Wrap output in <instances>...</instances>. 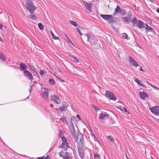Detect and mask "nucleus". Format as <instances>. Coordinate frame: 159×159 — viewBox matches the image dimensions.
I'll use <instances>...</instances> for the list:
<instances>
[{
  "instance_id": "nucleus-35",
  "label": "nucleus",
  "mask_w": 159,
  "mask_h": 159,
  "mask_svg": "<svg viewBox=\"0 0 159 159\" xmlns=\"http://www.w3.org/2000/svg\"><path fill=\"white\" fill-rule=\"evenodd\" d=\"M38 26L41 30H43L44 29V26L43 24L41 23H39L38 24Z\"/></svg>"
},
{
  "instance_id": "nucleus-57",
  "label": "nucleus",
  "mask_w": 159,
  "mask_h": 159,
  "mask_svg": "<svg viewBox=\"0 0 159 159\" xmlns=\"http://www.w3.org/2000/svg\"><path fill=\"white\" fill-rule=\"evenodd\" d=\"M0 41L1 42H2V39L0 38Z\"/></svg>"
},
{
  "instance_id": "nucleus-23",
  "label": "nucleus",
  "mask_w": 159,
  "mask_h": 159,
  "mask_svg": "<svg viewBox=\"0 0 159 159\" xmlns=\"http://www.w3.org/2000/svg\"><path fill=\"white\" fill-rule=\"evenodd\" d=\"M67 106L68 105L66 104V103L64 102L63 104V105L62 106V107L61 108H59V110L61 111H65L67 108Z\"/></svg>"
},
{
  "instance_id": "nucleus-59",
  "label": "nucleus",
  "mask_w": 159,
  "mask_h": 159,
  "mask_svg": "<svg viewBox=\"0 0 159 159\" xmlns=\"http://www.w3.org/2000/svg\"><path fill=\"white\" fill-rule=\"evenodd\" d=\"M96 139L97 140V138H95V139H94V140H95Z\"/></svg>"
},
{
  "instance_id": "nucleus-24",
  "label": "nucleus",
  "mask_w": 159,
  "mask_h": 159,
  "mask_svg": "<svg viewBox=\"0 0 159 159\" xmlns=\"http://www.w3.org/2000/svg\"><path fill=\"white\" fill-rule=\"evenodd\" d=\"M146 31H151L153 30L152 29L150 26H148L147 24H145Z\"/></svg>"
},
{
  "instance_id": "nucleus-36",
  "label": "nucleus",
  "mask_w": 159,
  "mask_h": 159,
  "mask_svg": "<svg viewBox=\"0 0 159 159\" xmlns=\"http://www.w3.org/2000/svg\"><path fill=\"white\" fill-rule=\"evenodd\" d=\"M122 35L123 36V38L125 39H127V34L125 33H124L122 34Z\"/></svg>"
},
{
  "instance_id": "nucleus-44",
  "label": "nucleus",
  "mask_w": 159,
  "mask_h": 159,
  "mask_svg": "<svg viewBox=\"0 0 159 159\" xmlns=\"http://www.w3.org/2000/svg\"><path fill=\"white\" fill-rule=\"evenodd\" d=\"M76 117L77 118H78L79 120H81V119L80 118V116L79 115H77Z\"/></svg>"
},
{
  "instance_id": "nucleus-54",
  "label": "nucleus",
  "mask_w": 159,
  "mask_h": 159,
  "mask_svg": "<svg viewBox=\"0 0 159 159\" xmlns=\"http://www.w3.org/2000/svg\"><path fill=\"white\" fill-rule=\"evenodd\" d=\"M50 106L52 107H53V105L52 104H51L50 105Z\"/></svg>"
},
{
  "instance_id": "nucleus-4",
  "label": "nucleus",
  "mask_w": 159,
  "mask_h": 159,
  "mask_svg": "<svg viewBox=\"0 0 159 159\" xmlns=\"http://www.w3.org/2000/svg\"><path fill=\"white\" fill-rule=\"evenodd\" d=\"M100 16L104 20H107L109 23L113 22L112 16L111 15L101 14Z\"/></svg>"
},
{
  "instance_id": "nucleus-37",
  "label": "nucleus",
  "mask_w": 159,
  "mask_h": 159,
  "mask_svg": "<svg viewBox=\"0 0 159 159\" xmlns=\"http://www.w3.org/2000/svg\"><path fill=\"white\" fill-rule=\"evenodd\" d=\"M73 59L74 60V61L75 62H77V63L79 62V60L77 58H76V57H73Z\"/></svg>"
},
{
  "instance_id": "nucleus-11",
  "label": "nucleus",
  "mask_w": 159,
  "mask_h": 159,
  "mask_svg": "<svg viewBox=\"0 0 159 159\" xmlns=\"http://www.w3.org/2000/svg\"><path fill=\"white\" fill-rule=\"evenodd\" d=\"M24 75L30 80H32L33 79V76L32 74L28 70H25L23 72Z\"/></svg>"
},
{
  "instance_id": "nucleus-42",
  "label": "nucleus",
  "mask_w": 159,
  "mask_h": 159,
  "mask_svg": "<svg viewBox=\"0 0 159 159\" xmlns=\"http://www.w3.org/2000/svg\"><path fill=\"white\" fill-rule=\"evenodd\" d=\"M67 40L68 41V42L71 43L72 45H73V44L72 43V41H71L70 39L69 38H67Z\"/></svg>"
},
{
  "instance_id": "nucleus-5",
  "label": "nucleus",
  "mask_w": 159,
  "mask_h": 159,
  "mask_svg": "<svg viewBox=\"0 0 159 159\" xmlns=\"http://www.w3.org/2000/svg\"><path fill=\"white\" fill-rule=\"evenodd\" d=\"M72 119H71L70 122V125L69 126V128L70 129V132L71 135L74 137V138H75L76 135L77 134V132L74 126L73 123L72 122Z\"/></svg>"
},
{
  "instance_id": "nucleus-2",
  "label": "nucleus",
  "mask_w": 159,
  "mask_h": 159,
  "mask_svg": "<svg viewBox=\"0 0 159 159\" xmlns=\"http://www.w3.org/2000/svg\"><path fill=\"white\" fill-rule=\"evenodd\" d=\"M42 93L41 96L44 98L46 101L48 100V92L49 90L45 88H42L41 89Z\"/></svg>"
},
{
  "instance_id": "nucleus-41",
  "label": "nucleus",
  "mask_w": 159,
  "mask_h": 159,
  "mask_svg": "<svg viewBox=\"0 0 159 159\" xmlns=\"http://www.w3.org/2000/svg\"><path fill=\"white\" fill-rule=\"evenodd\" d=\"M94 108L95 109L96 111H98L100 110V109L99 108H98L97 107L95 106H94Z\"/></svg>"
},
{
  "instance_id": "nucleus-14",
  "label": "nucleus",
  "mask_w": 159,
  "mask_h": 159,
  "mask_svg": "<svg viewBox=\"0 0 159 159\" xmlns=\"http://www.w3.org/2000/svg\"><path fill=\"white\" fill-rule=\"evenodd\" d=\"M108 117V115L106 112L101 113L99 116V118L102 120L106 119Z\"/></svg>"
},
{
  "instance_id": "nucleus-56",
  "label": "nucleus",
  "mask_w": 159,
  "mask_h": 159,
  "mask_svg": "<svg viewBox=\"0 0 159 159\" xmlns=\"http://www.w3.org/2000/svg\"><path fill=\"white\" fill-rule=\"evenodd\" d=\"M36 82H34V84H33V85H35L36 84Z\"/></svg>"
},
{
  "instance_id": "nucleus-55",
  "label": "nucleus",
  "mask_w": 159,
  "mask_h": 159,
  "mask_svg": "<svg viewBox=\"0 0 159 159\" xmlns=\"http://www.w3.org/2000/svg\"><path fill=\"white\" fill-rule=\"evenodd\" d=\"M157 11L159 13V8L157 9Z\"/></svg>"
},
{
  "instance_id": "nucleus-58",
  "label": "nucleus",
  "mask_w": 159,
  "mask_h": 159,
  "mask_svg": "<svg viewBox=\"0 0 159 159\" xmlns=\"http://www.w3.org/2000/svg\"><path fill=\"white\" fill-rule=\"evenodd\" d=\"M96 139L97 140V138H95V139H94V140H95Z\"/></svg>"
},
{
  "instance_id": "nucleus-19",
  "label": "nucleus",
  "mask_w": 159,
  "mask_h": 159,
  "mask_svg": "<svg viewBox=\"0 0 159 159\" xmlns=\"http://www.w3.org/2000/svg\"><path fill=\"white\" fill-rule=\"evenodd\" d=\"M79 152L80 157L81 158H82L84 155V151L83 148H79Z\"/></svg>"
},
{
  "instance_id": "nucleus-51",
  "label": "nucleus",
  "mask_w": 159,
  "mask_h": 159,
  "mask_svg": "<svg viewBox=\"0 0 159 159\" xmlns=\"http://www.w3.org/2000/svg\"><path fill=\"white\" fill-rule=\"evenodd\" d=\"M2 24H0V29H2Z\"/></svg>"
},
{
  "instance_id": "nucleus-32",
  "label": "nucleus",
  "mask_w": 159,
  "mask_h": 159,
  "mask_svg": "<svg viewBox=\"0 0 159 159\" xmlns=\"http://www.w3.org/2000/svg\"><path fill=\"white\" fill-rule=\"evenodd\" d=\"M121 9L120 8V7L117 5V7L115 10V12L116 13H118V12H121L120 11H121Z\"/></svg>"
},
{
  "instance_id": "nucleus-20",
  "label": "nucleus",
  "mask_w": 159,
  "mask_h": 159,
  "mask_svg": "<svg viewBox=\"0 0 159 159\" xmlns=\"http://www.w3.org/2000/svg\"><path fill=\"white\" fill-rule=\"evenodd\" d=\"M27 66L24 63H20V69L21 70H25L27 69Z\"/></svg>"
},
{
  "instance_id": "nucleus-47",
  "label": "nucleus",
  "mask_w": 159,
  "mask_h": 159,
  "mask_svg": "<svg viewBox=\"0 0 159 159\" xmlns=\"http://www.w3.org/2000/svg\"><path fill=\"white\" fill-rule=\"evenodd\" d=\"M148 84V86H151V85H152V84H151L150 83H148L147 81H146V82Z\"/></svg>"
},
{
  "instance_id": "nucleus-61",
  "label": "nucleus",
  "mask_w": 159,
  "mask_h": 159,
  "mask_svg": "<svg viewBox=\"0 0 159 159\" xmlns=\"http://www.w3.org/2000/svg\"><path fill=\"white\" fill-rule=\"evenodd\" d=\"M74 118L75 119H76V118H75V117H74Z\"/></svg>"
},
{
  "instance_id": "nucleus-18",
  "label": "nucleus",
  "mask_w": 159,
  "mask_h": 159,
  "mask_svg": "<svg viewBox=\"0 0 159 159\" xmlns=\"http://www.w3.org/2000/svg\"><path fill=\"white\" fill-rule=\"evenodd\" d=\"M145 24L141 20H139V21L137 25V26L139 29H142L145 27Z\"/></svg>"
},
{
  "instance_id": "nucleus-15",
  "label": "nucleus",
  "mask_w": 159,
  "mask_h": 159,
  "mask_svg": "<svg viewBox=\"0 0 159 159\" xmlns=\"http://www.w3.org/2000/svg\"><path fill=\"white\" fill-rule=\"evenodd\" d=\"M84 4L87 10L89 11V12H91L92 11V4L90 2L87 3L85 2H84Z\"/></svg>"
},
{
  "instance_id": "nucleus-40",
  "label": "nucleus",
  "mask_w": 159,
  "mask_h": 159,
  "mask_svg": "<svg viewBox=\"0 0 159 159\" xmlns=\"http://www.w3.org/2000/svg\"><path fill=\"white\" fill-rule=\"evenodd\" d=\"M60 120H61L64 123H67L66 119L65 118H62L61 119H60Z\"/></svg>"
},
{
  "instance_id": "nucleus-46",
  "label": "nucleus",
  "mask_w": 159,
  "mask_h": 159,
  "mask_svg": "<svg viewBox=\"0 0 159 159\" xmlns=\"http://www.w3.org/2000/svg\"><path fill=\"white\" fill-rule=\"evenodd\" d=\"M44 156H43L41 157H39L37 158L38 159H44Z\"/></svg>"
},
{
  "instance_id": "nucleus-21",
  "label": "nucleus",
  "mask_w": 159,
  "mask_h": 159,
  "mask_svg": "<svg viewBox=\"0 0 159 159\" xmlns=\"http://www.w3.org/2000/svg\"><path fill=\"white\" fill-rule=\"evenodd\" d=\"M31 14V15H29L28 16V17L29 19H32L34 20H36L38 19V18L33 13Z\"/></svg>"
},
{
  "instance_id": "nucleus-43",
  "label": "nucleus",
  "mask_w": 159,
  "mask_h": 159,
  "mask_svg": "<svg viewBox=\"0 0 159 159\" xmlns=\"http://www.w3.org/2000/svg\"><path fill=\"white\" fill-rule=\"evenodd\" d=\"M44 159H50V157L49 156H47L46 157H45L44 156Z\"/></svg>"
},
{
  "instance_id": "nucleus-17",
  "label": "nucleus",
  "mask_w": 159,
  "mask_h": 159,
  "mask_svg": "<svg viewBox=\"0 0 159 159\" xmlns=\"http://www.w3.org/2000/svg\"><path fill=\"white\" fill-rule=\"evenodd\" d=\"M139 94L140 98L143 99H144L148 98V95L144 92H139Z\"/></svg>"
},
{
  "instance_id": "nucleus-29",
  "label": "nucleus",
  "mask_w": 159,
  "mask_h": 159,
  "mask_svg": "<svg viewBox=\"0 0 159 159\" xmlns=\"http://www.w3.org/2000/svg\"><path fill=\"white\" fill-rule=\"evenodd\" d=\"M76 30H77L78 32L80 34V35H82V34L81 33V31L80 30L82 29V28L79 25H78V26L76 28Z\"/></svg>"
},
{
  "instance_id": "nucleus-28",
  "label": "nucleus",
  "mask_w": 159,
  "mask_h": 159,
  "mask_svg": "<svg viewBox=\"0 0 159 159\" xmlns=\"http://www.w3.org/2000/svg\"><path fill=\"white\" fill-rule=\"evenodd\" d=\"M0 58L2 61L4 62L6 61L5 58L2 53L0 52Z\"/></svg>"
},
{
  "instance_id": "nucleus-1",
  "label": "nucleus",
  "mask_w": 159,
  "mask_h": 159,
  "mask_svg": "<svg viewBox=\"0 0 159 159\" xmlns=\"http://www.w3.org/2000/svg\"><path fill=\"white\" fill-rule=\"evenodd\" d=\"M26 7L31 14L33 13L36 9V7L32 3V2L30 0H27L26 1Z\"/></svg>"
},
{
  "instance_id": "nucleus-33",
  "label": "nucleus",
  "mask_w": 159,
  "mask_h": 159,
  "mask_svg": "<svg viewBox=\"0 0 159 159\" xmlns=\"http://www.w3.org/2000/svg\"><path fill=\"white\" fill-rule=\"evenodd\" d=\"M49 84L51 85H53L55 83V80L52 79H50L49 80Z\"/></svg>"
},
{
  "instance_id": "nucleus-12",
  "label": "nucleus",
  "mask_w": 159,
  "mask_h": 159,
  "mask_svg": "<svg viewBox=\"0 0 159 159\" xmlns=\"http://www.w3.org/2000/svg\"><path fill=\"white\" fill-rule=\"evenodd\" d=\"M129 61L130 62V65L132 66H135L137 67L139 66L137 62L132 57H129Z\"/></svg>"
},
{
  "instance_id": "nucleus-8",
  "label": "nucleus",
  "mask_w": 159,
  "mask_h": 159,
  "mask_svg": "<svg viewBox=\"0 0 159 159\" xmlns=\"http://www.w3.org/2000/svg\"><path fill=\"white\" fill-rule=\"evenodd\" d=\"M88 38L87 40L91 44L95 40V38L93 34L91 33H87L86 35Z\"/></svg>"
},
{
  "instance_id": "nucleus-30",
  "label": "nucleus",
  "mask_w": 159,
  "mask_h": 159,
  "mask_svg": "<svg viewBox=\"0 0 159 159\" xmlns=\"http://www.w3.org/2000/svg\"><path fill=\"white\" fill-rule=\"evenodd\" d=\"M94 159H100L99 155L96 153H94Z\"/></svg>"
},
{
  "instance_id": "nucleus-38",
  "label": "nucleus",
  "mask_w": 159,
  "mask_h": 159,
  "mask_svg": "<svg viewBox=\"0 0 159 159\" xmlns=\"http://www.w3.org/2000/svg\"><path fill=\"white\" fill-rule=\"evenodd\" d=\"M46 72L45 71H44L43 70H41L40 72V75H43Z\"/></svg>"
},
{
  "instance_id": "nucleus-50",
  "label": "nucleus",
  "mask_w": 159,
  "mask_h": 159,
  "mask_svg": "<svg viewBox=\"0 0 159 159\" xmlns=\"http://www.w3.org/2000/svg\"><path fill=\"white\" fill-rule=\"evenodd\" d=\"M56 78H57V79H58L59 80H60L61 82H64V81L63 80H61V79L59 78L57 76H56Z\"/></svg>"
},
{
  "instance_id": "nucleus-13",
  "label": "nucleus",
  "mask_w": 159,
  "mask_h": 159,
  "mask_svg": "<svg viewBox=\"0 0 159 159\" xmlns=\"http://www.w3.org/2000/svg\"><path fill=\"white\" fill-rule=\"evenodd\" d=\"M51 99L58 104H59L60 103L61 100L60 98L56 95H54L52 96Z\"/></svg>"
},
{
  "instance_id": "nucleus-26",
  "label": "nucleus",
  "mask_w": 159,
  "mask_h": 159,
  "mask_svg": "<svg viewBox=\"0 0 159 159\" xmlns=\"http://www.w3.org/2000/svg\"><path fill=\"white\" fill-rule=\"evenodd\" d=\"M28 66L30 68L31 70L34 72L35 73H37V72L36 70H35V68L34 66H33L30 65V64H28Z\"/></svg>"
},
{
  "instance_id": "nucleus-34",
  "label": "nucleus",
  "mask_w": 159,
  "mask_h": 159,
  "mask_svg": "<svg viewBox=\"0 0 159 159\" xmlns=\"http://www.w3.org/2000/svg\"><path fill=\"white\" fill-rule=\"evenodd\" d=\"M70 23L72 25H74V26L76 27L78 26L76 23L75 22H74L70 20Z\"/></svg>"
},
{
  "instance_id": "nucleus-7",
  "label": "nucleus",
  "mask_w": 159,
  "mask_h": 159,
  "mask_svg": "<svg viewBox=\"0 0 159 159\" xmlns=\"http://www.w3.org/2000/svg\"><path fill=\"white\" fill-rule=\"evenodd\" d=\"M61 139L62 142L61 145L62 147L66 148H70L66 139L64 136H62L61 137Z\"/></svg>"
},
{
  "instance_id": "nucleus-60",
  "label": "nucleus",
  "mask_w": 159,
  "mask_h": 159,
  "mask_svg": "<svg viewBox=\"0 0 159 159\" xmlns=\"http://www.w3.org/2000/svg\"><path fill=\"white\" fill-rule=\"evenodd\" d=\"M96 139L97 140V138H95V139H94V140H95Z\"/></svg>"
},
{
  "instance_id": "nucleus-10",
  "label": "nucleus",
  "mask_w": 159,
  "mask_h": 159,
  "mask_svg": "<svg viewBox=\"0 0 159 159\" xmlns=\"http://www.w3.org/2000/svg\"><path fill=\"white\" fill-rule=\"evenodd\" d=\"M76 142L78 143L82 144L84 142L83 135L81 134H78L76 136Z\"/></svg>"
},
{
  "instance_id": "nucleus-25",
  "label": "nucleus",
  "mask_w": 159,
  "mask_h": 159,
  "mask_svg": "<svg viewBox=\"0 0 159 159\" xmlns=\"http://www.w3.org/2000/svg\"><path fill=\"white\" fill-rule=\"evenodd\" d=\"M139 21V20H137V19L135 18L134 17L133 18V19L132 20L131 19V21L133 25H137V24H138Z\"/></svg>"
},
{
  "instance_id": "nucleus-16",
  "label": "nucleus",
  "mask_w": 159,
  "mask_h": 159,
  "mask_svg": "<svg viewBox=\"0 0 159 159\" xmlns=\"http://www.w3.org/2000/svg\"><path fill=\"white\" fill-rule=\"evenodd\" d=\"M133 79L134 81L136 82L138 85H140L142 86L143 87L146 88V86L143 84L141 83V81L138 79L136 77H134L133 78Z\"/></svg>"
},
{
  "instance_id": "nucleus-49",
  "label": "nucleus",
  "mask_w": 159,
  "mask_h": 159,
  "mask_svg": "<svg viewBox=\"0 0 159 159\" xmlns=\"http://www.w3.org/2000/svg\"><path fill=\"white\" fill-rule=\"evenodd\" d=\"M123 110H124V111H125L126 112H127V110H126V108L125 107H123Z\"/></svg>"
},
{
  "instance_id": "nucleus-53",
  "label": "nucleus",
  "mask_w": 159,
  "mask_h": 159,
  "mask_svg": "<svg viewBox=\"0 0 159 159\" xmlns=\"http://www.w3.org/2000/svg\"><path fill=\"white\" fill-rule=\"evenodd\" d=\"M64 34L65 35V36H66V37H67V39L69 37H68V36H67V35L66 34Z\"/></svg>"
},
{
  "instance_id": "nucleus-27",
  "label": "nucleus",
  "mask_w": 159,
  "mask_h": 159,
  "mask_svg": "<svg viewBox=\"0 0 159 159\" xmlns=\"http://www.w3.org/2000/svg\"><path fill=\"white\" fill-rule=\"evenodd\" d=\"M107 139L110 140L112 143H114L115 140L113 139V137L112 136H107Z\"/></svg>"
},
{
  "instance_id": "nucleus-39",
  "label": "nucleus",
  "mask_w": 159,
  "mask_h": 159,
  "mask_svg": "<svg viewBox=\"0 0 159 159\" xmlns=\"http://www.w3.org/2000/svg\"><path fill=\"white\" fill-rule=\"evenodd\" d=\"M151 86L153 88L156 89L157 90H159V88L157 87L156 86L153 85H151Z\"/></svg>"
},
{
  "instance_id": "nucleus-6",
  "label": "nucleus",
  "mask_w": 159,
  "mask_h": 159,
  "mask_svg": "<svg viewBox=\"0 0 159 159\" xmlns=\"http://www.w3.org/2000/svg\"><path fill=\"white\" fill-rule=\"evenodd\" d=\"M106 96L109 99L115 101L116 99V97L111 91H106Z\"/></svg>"
},
{
  "instance_id": "nucleus-45",
  "label": "nucleus",
  "mask_w": 159,
  "mask_h": 159,
  "mask_svg": "<svg viewBox=\"0 0 159 159\" xmlns=\"http://www.w3.org/2000/svg\"><path fill=\"white\" fill-rule=\"evenodd\" d=\"M33 85H31V86L30 89H29V91L30 93H31L32 91V87Z\"/></svg>"
},
{
  "instance_id": "nucleus-62",
  "label": "nucleus",
  "mask_w": 159,
  "mask_h": 159,
  "mask_svg": "<svg viewBox=\"0 0 159 159\" xmlns=\"http://www.w3.org/2000/svg\"><path fill=\"white\" fill-rule=\"evenodd\" d=\"M126 157H127V158L128 159V158H127V156H126Z\"/></svg>"
},
{
  "instance_id": "nucleus-9",
  "label": "nucleus",
  "mask_w": 159,
  "mask_h": 159,
  "mask_svg": "<svg viewBox=\"0 0 159 159\" xmlns=\"http://www.w3.org/2000/svg\"><path fill=\"white\" fill-rule=\"evenodd\" d=\"M151 111L156 116H159V106H156L154 107L149 108Z\"/></svg>"
},
{
  "instance_id": "nucleus-3",
  "label": "nucleus",
  "mask_w": 159,
  "mask_h": 159,
  "mask_svg": "<svg viewBox=\"0 0 159 159\" xmlns=\"http://www.w3.org/2000/svg\"><path fill=\"white\" fill-rule=\"evenodd\" d=\"M66 148H63L59 153V155L60 157H62L63 159H69L70 158L69 153H67Z\"/></svg>"
},
{
  "instance_id": "nucleus-52",
  "label": "nucleus",
  "mask_w": 159,
  "mask_h": 159,
  "mask_svg": "<svg viewBox=\"0 0 159 159\" xmlns=\"http://www.w3.org/2000/svg\"><path fill=\"white\" fill-rule=\"evenodd\" d=\"M70 56L73 59V57H75L73 55H70Z\"/></svg>"
},
{
  "instance_id": "nucleus-31",
  "label": "nucleus",
  "mask_w": 159,
  "mask_h": 159,
  "mask_svg": "<svg viewBox=\"0 0 159 159\" xmlns=\"http://www.w3.org/2000/svg\"><path fill=\"white\" fill-rule=\"evenodd\" d=\"M50 33L52 35V37L54 39H59V38L57 36H56L54 35L52 31H50Z\"/></svg>"
},
{
  "instance_id": "nucleus-48",
  "label": "nucleus",
  "mask_w": 159,
  "mask_h": 159,
  "mask_svg": "<svg viewBox=\"0 0 159 159\" xmlns=\"http://www.w3.org/2000/svg\"><path fill=\"white\" fill-rule=\"evenodd\" d=\"M139 70H141V71H143V72H144V71L142 69V68L141 66H140V67H139Z\"/></svg>"
},
{
  "instance_id": "nucleus-22",
  "label": "nucleus",
  "mask_w": 159,
  "mask_h": 159,
  "mask_svg": "<svg viewBox=\"0 0 159 159\" xmlns=\"http://www.w3.org/2000/svg\"><path fill=\"white\" fill-rule=\"evenodd\" d=\"M122 19L123 21L125 23L130 22L131 21V19L129 18H128L127 17H123Z\"/></svg>"
}]
</instances>
